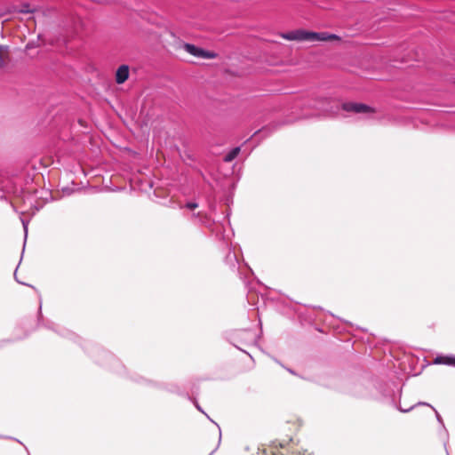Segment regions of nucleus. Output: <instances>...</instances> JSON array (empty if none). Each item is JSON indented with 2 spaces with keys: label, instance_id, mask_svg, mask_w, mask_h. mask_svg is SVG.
I'll list each match as a JSON object with an SVG mask.
<instances>
[{
  "label": "nucleus",
  "instance_id": "f257e3e1",
  "mask_svg": "<svg viewBox=\"0 0 455 455\" xmlns=\"http://www.w3.org/2000/svg\"><path fill=\"white\" fill-rule=\"evenodd\" d=\"M282 37L290 41H308V42H325L339 40V37L328 32H311L304 29H298L282 34Z\"/></svg>",
  "mask_w": 455,
  "mask_h": 455
},
{
  "label": "nucleus",
  "instance_id": "f03ea898",
  "mask_svg": "<svg viewBox=\"0 0 455 455\" xmlns=\"http://www.w3.org/2000/svg\"><path fill=\"white\" fill-rule=\"evenodd\" d=\"M183 49L189 54L201 59H214L216 54L212 52L205 51L191 44H184Z\"/></svg>",
  "mask_w": 455,
  "mask_h": 455
},
{
  "label": "nucleus",
  "instance_id": "7ed1b4c3",
  "mask_svg": "<svg viewBox=\"0 0 455 455\" xmlns=\"http://www.w3.org/2000/svg\"><path fill=\"white\" fill-rule=\"evenodd\" d=\"M333 106L338 108V104L334 100L330 99H320L314 103L313 108L320 110L323 115H325L333 112Z\"/></svg>",
  "mask_w": 455,
  "mask_h": 455
},
{
  "label": "nucleus",
  "instance_id": "20e7f679",
  "mask_svg": "<svg viewBox=\"0 0 455 455\" xmlns=\"http://www.w3.org/2000/svg\"><path fill=\"white\" fill-rule=\"evenodd\" d=\"M343 109L346 111H353L355 113H368L371 111V108L361 103L348 102L343 104Z\"/></svg>",
  "mask_w": 455,
  "mask_h": 455
},
{
  "label": "nucleus",
  "instance_id": "39448f33",
  "mask_svg": "<svg viewBox=\"0 0 455 455\" xmlns=\"http://www.w3.org/2000/svg\"><path fill=\"white\" fill-rule=\"evenodd\" d=\"M129 77V67L127 65L120 66L116 73V81L117 84H124Z\"/></svg>",
  "mask_w": 455,
  "mask_h": 455
},
{
  "label": "nucleus",
  "instance_id": "423d86ee",
  "mask_svg": "<svg viewBox=\"0 0 455 455\" xmlns=\"http://www.w3.org/2000/svg\"><path fill=\"white\" fill-rule=\"evenodd\" d=\"M434 363L435 364H447L455 366V355H440L434 360Z\"/></svg>",
  "mask_w": 455,
  "mask_h": 455
},
{
  "label": "nucleus",
  "instance_id": "0eeeda50",
  "mask_svg": "<svg viewBox=\"0 0 455 455\" xmlns=\"http://www.w3.org/2000/svg\"><path fill=\"white\" fill-rule=\"evenodd\" d=\"M240 152V148H233L226 156H225V161L226 162H231L233 159H235L237 155L239 154Z\"/></svg>",
  "mask_w": 455,
  "mask_h": 455
},
{
  "label": "nucleus",
  "instance_id": "6e6552de",
  "mask_svg": "<svg viewBox=\"0 0 455 455\" xmlns=\"http://www.w3.org/2000/svg\"><path fill=\"white\" fill-rule=\"evenodd\" d=\"M6 54H7L6 49L0 46V66L3 65L4 60L6 57Z\"/></svg>",
  "mask_w": 455,
  "mask_h": 455
},
{
  "label": "nucleus",
  "instance_id": "1a4fd4ad",
  "mask_svg": "<svg viewBox=\"0 0 455 455\" xmlns=\"http://www.w3.org/2000/svg\"><path fill=\"white\" fill-rule=\"evenodd\" d=\"M187 207L190 210H194L197 207V204L196 203H188L187 204Z\"/></svg>",
  "mask_w": 455,
  "mask_h": 455
},
{
  "label": "nucleus",
  "instance_id": "9d476101",
  "mask_svg": "<svg viewBox=\"0 0 455 455\" xmlns=\"http://www.w3.org/2000/svg\"><path fill=\"white\" fill-rule=\"evenodd\" d=\"M30 12L31 11L28 7H23L22 9H20V12L22 13H28Z\"/></svg>",
  "mask_w": 455,
  "mask_h": 455
},
{
  "label": "nucleus",
  "instance_id": "9b49d317",
  "mask_svg": "<svg viewBox=\"0 0 455 455\" xmlns=\"http://www.w3.org/2000/svg\"><path fill=\"white\" fill-rule=\"evenodd\" d=\"M435 414H436L437 420H438L440 423H443V421H442V418H441V416L439 415V413H438L437 411H435Z\"/></svg>",
  "mask_w": 455,
  "mask_h": 455
},
{
  "label": "nucleus",
  "instance_id": "f8f14e48",
  "mask_svg": "<svg viewBox=\"0 0 455 455\" xmlns=\"http://www.w3.org/2000/svg\"><path fill=\"white\" fill-rule=\"evenodd\" d=\"M23 226H24L25 233L27 234V225L24 222H23Z\"/></svg>",
  "mask_w": 455,
  "mask_h": 455
},
{
  "label": "nucleus",
  "instance_id": "ddd939ff",
  "mask_svg": "<svg viewBox=\"0 0 455 455\" xmlns=\"http://www.w3.org/2000/svg\"><path fill=\"white\" fill-rule=\"evenodd\" d=\"M410 410H411V409H408V410H403V409H401V411H404V412H407V411H409Z\"/></svg>",
  "mask_w": 455,
  "mask_h": 455
}]
</instances>
